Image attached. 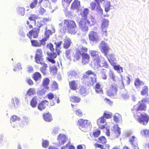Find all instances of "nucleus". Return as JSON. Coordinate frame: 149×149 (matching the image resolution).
<instances>
[{
    "label": "nucleus",
    "instance_id": "f257e3e1",
    "mask_svg": "<svg viewBox=\"0 0 149 149\" xmlns=\"http://www.w3.org/2000/svg\"><path fill=\"white\" fill-rule=\"evenodd\" d=\"M63 24L62 22L59 24L61 27L60 31L62 33H65L67 31L68 32L71 34H75L77 32V25L75 22L73 20L65 19L63 21Z\"/></svg>",
    "mask_w": 149,
    "mask_h": 149
},
{
    "label": "nucleus",
    "instance_id": "f03ea898",
    "mask_svg": "<svg viewBox=\"0 0 149 149\" xmlns=\"http://www.w3.org/2000/svg\"><path fill=\"white\" fill-rule=\"evenodd\" d=\"M89 13L88 9L86 8L80 13L81 18L79 22L78 25L79 28L83 32L88 31V28L87 25H89L90 24V22L87 17V15Z\"/></svg>",
    "mask_w": 149,
    "mask_h": 149
},
{
    "label": "nucleus",
    "instance_id": "7ed1b4c3",
    "mask_svg": "<svg viewBox=\"0 0 149 149\" xmlns=\"http://www.w3.org/2000/svg\"><path fill=\"white\" fill-rule=\"evenodd\" d=\"M92 75L96 76L95 73L91 70H88L85 72L81 78L82 83L88 86H93L96 82L97 78L95 77H89V75Z\"/></svg>",
    "mask_w": 149,
    "mask_h": 149
},
{
    "label": "nucleus",
    "instance_id": "20e7f679",
    "mask_svg": "<svg viewBox=\"0 0 149 149\" xmlns=\"http://www.w3.org/2000/svg\"><path fill=\"white\" fill-rule=\"evenodd\" d=\"M88 49L85 46H82L80 49L77 50L74 56L75 60H78L80 58V56L87 53Z\"/></svg>",
    "mask_w": 149,
    "mask_h": 149
},
{
    "label": "nucleus",
    "instance_id": "39448f33",
    "mask_svg": "<svg viewBox=\"0 0 149 149\" xmlns=\"http://www.w3.org/2000/svg\"><path fill=\"white\" fill-rule=\"evenodd\" d=\"M118 91L116 84L113 83L110 85L109 88L106 92V94L109 97L113 96L117 94Z\"/></svg>",
    "mask_w": 149,
    "mask_h": 149
},
{
    "label": "nucleus",
    "instance_id": "423d86ee",
    "mask_svg": "<svg viewBox=\"0 0 149 149\" xmlns=\"http://www.w3.org/2000/svg\"><path fill=\"white\" fill-rule=\"evenodd\" d=\"M43 51L41 48L37 49L35 56V61L37 63H40V61H43Z\"/></svg>",
    "mask_w": 149,
    "mask_h": 149
},
{
    "label": "nucleus",
    "instance_id": "0eeeda50",
    "mask_svg": "<svg viewBox=\"0 0 149 149\" xmlns=\"http://www.w3.org/2000/svg\"><path fill=\"white\" fill-rule=\"evenodd\" d=\"M40 31L39 28L33 29L27 33V36L30 39H31L32 38H37L38 37Z\"/></svg>",
    "mask_w": 149,
    "mask_h": 149
},
{
    "label": "nucleus",
    "instance_id": "6e6552de",
    "mask_svg": "<svg viewBox=\"0 0 149 149\" xmlns=\"http://www.w3.org/2000/svg\"><path fill=\"white\" fill-rule=\"evenodd\" d=\"M94 64L98 67H103L106 68H108L109 67L107 62L104 58L100 59L96 62V63H95Z\"/></svg>",
    "mask_w": 149,
    "mask_h": 149
},
{
    "label": "nucleus",
    "instance_id": "1a4fd4ad",
    "mask_svg": "<svg viewBox=\"0 0 149 149\" xmlns=\"http://www.w3.org/2000/svg\"><path fill=\"white\" fill-rule=\"evenodd\" d=\"M112 134L114 137H118L121 133L120 128L117 125H115L113 127L112 129Z\"/></svg>",
    "mask_w": 149,
    "mask_h": 149
},
{
    "label": "nucleus",
    "instance_id": "9d476101",
    "mask_svg": "<svg viewBox=\"0 0 149 149\" xmlns=\"http://www.w3.org/2000/svg\"><path fill=\"white\" fill-rule=\"evenodd\" d=\"M100 45L102 52L104 54L105 56H107L108 52L110 49L109 48L104 41L101 42Z\"/></svg>",
    "mask_w": 149,
    "mask_h": 149
},
{
    "label": "nucleus",
    "instance_id": "9b49d317",
    "mask_svg": "<svg viewBox=\"0 0 149 149\" xmlns=\"http://www.w3.org/2000/svg\"><path fill=\"white\" fill-rule=\"evenodd\" d=\"M134 117L136 118L138 121H148L149 120V116L146 113H141L140 115L138 116V117H136L135 115Z\"/></svg>",
    "mask_w": 149,
    "mask_h": 149
},
{
    "label": "nucleus",
    "instance_id": "f8f14e48",
    "mask_svg": "<svg viewBox=\"0 0 149 149\" xmlns=\"http://www.w3.org/2000/svg\"><path fill=\"white\" fill-rule=\"evenodd\" d=\"M57 54L55 52H52L49 53H47L48 57L47 59V60L53 64H54L56 63L54 59L56 58L57 56Z\"/></svg>",
    "mask_w": 149,
    "mask_h": 149
},
{
    "label": "nucleus",
    "instance_id": "ddd939ff",
    "mask_svg": "<svg viewBox=\"0 0 149 149\" xmlns=\"http://www.w3.org/2000/svg\"><path fill=\"white\" fill-rule=\"evenodd\" d=\"M57 140L58 144L61 145H63L66 142L67 139L65 135L60 134L58 136Z\"/></svg>",
    "mask_w": 149,
    "mask_h": 149
},
{
    "label": "nucleus",
    "instance_id": "4468645a",
    "mask_svg": "<svg viewBox=\"0 0 149 149\" xmlns=\"http://www.w3.org/2000/svg\"><path fill=\"white\" fill-rule=\"evenodd\" d=\"M91 56L93 58L94 64L100 59L98 54V52L95 50H92L90 52Z\"/></svg>",
    "mask_w": 149,
    "mask_h": 149
},
{
    "label": "nucleus",
    "instance_id": "2eb2a0df",
    "mask_svg": "<svg viewBox=\"0 0 149 149\" xmlns=\"http://www.w3.org/2000/svg\"><path fill=\"white\" fill-rule=\"evenodd\" d=\"M88 38L90 41L94 42L97 40L98 36L96 32L93 31H91L88 34Z\"/></svg>",
    "mask_w": 149,
    "mask_h": 149
},
{
    "label": "nucleus",
    "instance_id": "dca6fc26",
    "mask_svg": "<svg viewBox=\"0 0 149 149\" xmlns=\"http://www.w3.org/2000/svg\"><path fill=\"white\" fill-rule=\"evenodd\" d=\"M63 47L65 49L68 48L72 43V42L70 38L67 36L65 37L63 40Z\"/></svg>",
    "mask_w": 149,
    "mask_h": 149
},
{
    "label": "nucleus",
    "instance_id": "f3484780",
    "mask_svg": "<svg viewBox=\"0 0 149 149\" xmlns=\"http://www.w3.org/2000/svg\"><path fill=\"white\" fill-rule=\"evenodd\" d=\"M95 92L97 93L103 94V88L102 85L99 82L97 83L94 86Z\"/></svg>",
    "mask_w": 149,
    "mask_h": 149
},
{
    "label": "nucleus",
    "instance_id": "a211bd4d",
    "mask_svg": "<svg viewBox=\"0 0 149 149\" xmlns=\"http://www.w3.org/2000/svg\"><path fill=\"white\" fill-rule=\"evenodd\" d=\"M109 24V21L107 19H104L102 21L101 28L103 33L107 32V28L108 27Z\"/></svg>",
    "mask_w": 149,
    "mask_h": 149
},
{
    "label": "nucleus",
    "instance_id": "6ab92c4d",
    "mask_svg": "<svg viewBox=\"0 0 149 149\" xmlns=\"http://www.w3.org/2000/svg\"><path fill=\"white\" fill-rule=\"evenodd\" d=\"M81 56L82 58L81 63L85 65L89 62L90 57L89 54L86 53Z\"/></svg>",
    "mask_w": 149,
    "mask_h": 149
},
{
    "label": "nucleus",
    "instance_id": "aec40b11",
    "mask_svg": "<svg viewBox=\"0 0 149 149\" xmlns=\"http://www.w3.org/2000/svg\"><path fill=\"white\" fill-rule=\"evenodd\" d=\"M48 103V101L47 100H43L39 103L38 104V109L41 111L45 109Z\"/></svg>",
    "mask_w": 149,
    "mask_h": 149
},
{
    "label": "nucleus",
    "instance_id": "412c9836",
    "mask_svg": "<svg viewBox=\"0 0 149 149\" xmlns=\"http://www.w3.org/2000/svg\"><path fill=\"white\" fill-rule=\"evenodd\" d=\"M112 114L111 113L108 111H104L102 116L101 117L99 120L100 121H104L105 120V118H110L112 117Z\"/></svg>",
    "mask_w": 149,
    "mask_h": 149
},
{
    "label": "nucleus",
    "instance_id": "4be33fe9",
    "mask_svg": "<svg viewBox=\"0 0 149 149\" xmlns=\"http://www.w3.org/2000/svg\"><path fill=\"white\" fill-rule=\"evenodd\" d=\"M80 6V1L78 0H74L71 4V8L72 10L78 9Z\"/></svg>",
    "mask_w": 149,
    "mask_h": 149
},
{
    "label": "nucleus",
    "instance_id": "5701e85b",
    "mask_svg": "<svg viewBox=\"0 0 149 149\" xmlns=\"http://www.w3.org/2000/svg\"><path fill=\"white\" fill-rule=\"evenodd\" d=\"M94 1L97 3V6L96 8V11L98 13H99L100 14L102 15L103 14V10L101 8L100 4V2H102L104 1L105 0H94Z\"/></svg>",
    "mask_w": 149,
    "mask_h": 149
},
{
    "label": "nucleus",
    "instance_id": "b1692460",
    "mask_svg": "<svg viewBox=\"0 0 149 149\" xmlns=\"http://www.w3.org/2000/svg\"><path fill=\"white\" fill-rule=\"evenodd\" d=\"M50 81V79L49 78H45L43 79L42 85L45 89H48L49 88L48 86L49 84Z\"/></svg>",
    "mask_w": 149,
    "mask_h": 149
},
{
    "label": "nucleus",
    "instance_id": "393cba45",
    "mask_svg": "<svg viewBox=\"0 0 149 149\" xmlns=\"http://www.w3.org/2000/svg\"><path fill=\"white\" fill-rule=\"evenodd\" d=\"M69 86L70 88L72 90H76L78 88L77 85L74 80H72L69 82Z\"/></svg>",
    "mask_w": 149,
    "mask_h": 149
},
{
    "label": "nucleus",
    "instance_id": "a878e982",
    "mask_svg": "<svg viewBox=\"0 0 149 149\" xmlns=\"http://www.w3.org/2000/svg\"><path fill=\"white\" fill-rule=\"evenodd\" d=\"M38 63L42 65V66L40 68V70L43 74H46L45 71L47 69V68L48 67L47 64L45 63L43 61H40V63Z\"/></svg>",
    "mask_w": 149,
    "mask_h": 149
},
{
    "label": "nucleus",
    "instance_id": "bb28decb",
    "mask_svg": "<svg viewBox=\"0 0 149 149\" xmlns=\"http://www.w3.org/2000/svg\"><path fill=\"white\" fill-rule=\"evenodd\" d=\"M38 100V99L36 96H34L32 98L30 102V105L32 107L34 108L36 107L37 104Z\"/></svg>",
    "mask_w": 149,
    "mask_h": 149
},
{
    "label": "nucleus",
    "instance_id": "cd10ccee",
    "mask_svg": "<svg viewBox=\"0 0 149 149\" xmlns=\"http://www.w3.org/2000/svg\"><path fill=\"white\" fill-rule=\"evenodd\" d=\"M134 84L136 88H139L140 86L144 85V83L143 81H141L139 79L137 78L135 80Z\"/></svg>",
    "mask_w": 149,
    "mask_h": 149
},
{
    "label": "nucleus",
    "instance_id": "c85d7f7f",
    "mask_svg": "<svg viewBox=\"0 0 149 149\" xmlns=\"http://www.w3.org/2000/svg\"><path fill=\"white\" fill-rule=\"evenodd\" d=\"M138 103L139 104L136 109V111H146V105L143 103H141L140 102H139Z\"/></svg>",
    "mask_w": 149,
    "mask_h": 149
},
{
    "label": "nucleus",
    "instance_id": "c756f323",
    "mask_svg": "<svg viewBox=\"0 0 149 149\" xmlns=\"http://www.w3.org/2000/svg\"><path fill=\"white\" fill-rule=\"evenodd\" d=\"M42 77L41 74L39 72H36L33 74L32 78L36 81L40 80Z\"/></svg>",
    "mask_w": 149,
    "mask_h": 149
},
{
    "label": "nucleus",
    "instance_id": "7c9ffc66",
    "mask_svg": "<svg viewBox=\"0 0 149 149\" xmlns=\"http://www.w3.org/2000/svg\"><path fill=\"white\" fill-rule=\"evenodd\" d=\"M43 116L45 121H51L52 120V115L49 113L43 114Z\"/></svg>",
    "mask_w": 149,
    "mask_h": 149
},
{
    "label": "nucleus",
    "instance_id": "2f4dec72",
    "mask_svg": "<svg viewBox=\"0 0 149 149\" xmlns=\"http://www.w3.org/2000/svg\"><path fill=\"white\" fill-rule=\"evenodd\" d=\"M70 101L72 102L79 103L81 101V98L76 96H71L70 97Z\"/></svg>",
    "mask_w": 149,
    "mask_h": 149
},
{
    "label": "nucleus",
    "instance_id": "473e14b6",
    "mask_svg": "<svg viewBox=\"0 0 149 149\" xmlns=\"http://www.w3.org/2000/svg\"><path fill=\"white\" fill-rule=\"evenodd\" d=\"M49 38V36L47 35L45 37L43 38L41 40L39 41V44L40 47L42 45H45V41L47 40Z\"/></svg>",
    "mask_w": 149,
    "mask_h": 149
},
{
    "label": "nucleus",
    "instance_id": "72a5a7b5",
    "mask_svg": "<svg viewBox=\"0 0 149 149\" xmlns=\"http://www.w3.org/2000/svg\"><path fill=\"white\" fill-rule=\"evenodd\" d=\"M148 88L147 86H144L141 91V94L143 95H148Z\"/></svg>",
    "mask_w": 149,
    "mask_h": 149
},
{
    "label": "nucleus",
    "instance_id": "f704fd0d",
    "mask_svg": "<svg viewBox=\"0 0 149 149\" xmlns=\"http://www.w3.org/2000/svg\"><path fill=\"white\" fill-rule=\"evenodd\" d=\"M62 41H60L58 42V43L56 42H55L54 43V44L56 46L55 50L56 51L57 54V55H60L61 51L60 50L58 49V48L60 47L61 46L62 44Z\"/></svg>",
    "mask_w": 149,
    "mask_h": 149
},
{
    "label": "nucleus",
    "instance_id": "c9c22d12",
    "mask_svg": "<svg viewBox=\"0 0 149 149\" xmlns=\"http://www.w3.org/2000/svg\"><path fill=\"white\" fill-rule=\"evenodd\" d=\"M36 94L35 89L34 88H30L26 92L27 95L31 96Z\"/></svg>",
    "mask_w": 149,
    "mask_h": 149
},
{
    "label": "nucleus",
    "instance_id": "e433bc0d",
    "mask_svg": "<svg viewBox=\"0 0 149 149\" xmlns=\"http://www.w3.org/2000/svg\"><path fill=\"white\" fill-rule=\"evenodd\" d=\"M72 0H62V4L64 7L68 6Z\"/></svg>",
    "mask_w": 149,
    "mask_h": 149
},
{
    "label": "nucleus",
    "instance_id": "4c0bfd02",
    "mask_svg": "<svg viewBox=\"0 0 149 149\" xmlns=\"http://www.w3.org/2000/svg\"><path fill=\"white\" fill-rule=\"evenodd\" d=\"M38 17L34 14H31L28 18V19L30 21H33L35 24H36V19Z\"/></svg>",
    "mask_w": 149,
    "mask_h": 149
},
{
    "label": "nucleus",
    "instance_id": "58836bf2",
    "mask_svg": "<svg viewBox=\"0 0 149 149\" xmlns=\"http://www.w3.org/2000/svg\"><path fill=\"white\" fill-rule=\"evenodd\" d=\"M98 142L102 144H105L107 142V140L105 137L104 136H102L98 138Z\"/></svg>",
    "mask_w": 149,
    "mask_h": 149
},
{
    "label": "nucleus",
    "instance_id": "ea45409f",
    "mask_svg": "<svg viewBox=\"0 0 149 149\" xmlns=\"http://www.w3.org/2000/svg\"><path fill=\"white\" fill-rule=\"evenodd\" d=\"M122 120L121 115L118 113H116L113 116V120L114 121H119Z\"/></svg>",
    "mask_w": 149,
    "mask_h": 149
},
{
    "label": "nucleus",
    "instance_id": "a19ab883",
    "mask_svg": "<svg viewBox=\"0 0 149 149\" xmlns=\"http://www.w3.org/2000/svg\"><path fill=\"white\" fill-rule=\"evenodd\" d=\"M31 42L32 46L36 47H40L39 42L36 40H31Z\"/></svg>",
    "mask_w": 149,
    "mask_h": 149
},
{
    "label": "nucleus",
    "instance_id": "79ce46f5",
    "mask_svg": "<svg viewBox=\"0 0 149 149\" xmlns=\"http://www.w3.org/2000/svg\"><path fill=\"white\" fill-rule=\"evenodd\" d=\"M111 7L110 2H107L105 5L104 10L105 12H107L110 10Z\"/></svg>",
    "mask_w": 149,
    "mask_h": 149
},
{
    "label": "nucleus",
    "instance_id": "37998d69",
    "mask_svg": "<svg viewBox=\"0 0 149 149\" xmlns=\"http://www.w3.org/2000/svg\"><path fill=\"white\" fill-rule=\"evenodd\" d=\"M36 20H37V22L38 23V28L40 29V27L43 25L42 24V19L40 17H38Z\"/></svg>",
    "mask_w": 149,
    "mask_h": 149
},
{
    "label": "nucleus",
    "instance_id": "c03bdc74",
    "mask_svg": "<svg viewBox=\"0 0 149 149\" xmlns=\"http://www.w3.org/2000/svg\"><path fill=\"white\" fill-rule=\"evenodd\" d=\"M115 70H117L119 72H123V68L122 67L120 66V65H115L113 67Z\"/></svg>",
    "mask_w": 149,
    "mask_h": 149
},
{
    "label": "nucleus",
    "instance_id": "a18cd8bd",
    "mask_svg": "<svg viewBox=\"0 0 149 149\" xmlns=\"http://www.w3.org/2000/svg\"><path fill=\"white\" fill-rule=\"evenodd\" d=\"M38 2V0H33V1L30 4V8L33 9L36 5Z\"/></svg>",
    "mask_w": 149,
    "mask_h": 149
},
{
    "label": "nucleus",
    "instance_id": "49530a36",
    "mask_svg": "<svg viewBox=\"0 0 149 149\" xmlns=\"http://www.w3.org/2000/svg\"><path fill=\"white\" fill-rule=\"evenodd\" d=\"M46 46L52 52H54V46L51 43L47 44Z\"/></svg>",
    "mask_w": 149,
    "mask_h": 149
},
{
    "label": "nucleus",
    "instance_id": "de8ad7c7",
    "mask_svg": "<svg viewBox=\"0 0 149 149\" xmlns=\"http://www.w3.org/2000/svg\"><path fill=\"white\" fill-rule=\"evenodd\" d=\"M104 122H98L97 124L99 129H102L105 128V125H104Z\"/></svg>",
    "mask_w": 149,
    "mask_h": 149
},
{
    "label": "nucleus",
    "instance_id": "09e8293b",
    "mask_svg": "<svg viewBox=\"0 0 149 149\" xmlns=\"http://www.w3.org/2000/svg\"><path fill=\"white\" fill-rule=\"evenodd\" d=\"M10 120L12 121H19L20 120V118L17 116L14 115L11 117Z\"/></svg>",
    "mask_w": 149,
    "mask_h": 149
},
{
    "label": "nucleus",
    "instance_id": "8fccbe9b",
    "mask_svg": "<svg viewBox=\"0 0 149 149\" xmlns=\"http://www.w3.org/2000/svg\"><path fill=\"white\" fill-rule=\"evenodd\" d=\"M95 2H94V1H92L90 3V6H91V10H94L97 7H96V4Z\"/></svg>",
    "mask_w": 149,
    "mask_h": 149
},
{
    "label": "nucleus",
    "instance_id": "3c124183",
    "mask_svg": "<svg viewBox=\"0 0 149 149\" xmlns=\"http://www.w3.org/2000/svg\"><path fill=\"white\" fill-rule=\"evenodd\" d=\"M18 12L21 15L23 16L25 14V9L24 8H19L18 9Z\"/></svg>",
    "mask_w": 149,
    "mask_h": 149
},
{
    "label": "nucleus",
    "instance_id": "603ef678",
    "mask_svg": "<svg viewBox=\"0 0 149 149\" xmlns=\"http://www.w3.org/2000/svg\"><path fill=\"white\" fill-rule=\"evenodd\" d=\"M100 133L101 132L100 130H97L93 132V135L94 137L97 138L100 135Z\"/></svg>",
    "mask_w": 149,
    "mask_h": 149
},
{
    "label": "nucleus",
    "instance_id": "864d4df0",
    "mask_svg": "<svg viewBox=\"0 0 149 149\" xmlns=\"http://www.w3.org/2000/svg\"><path fill=\"white\" fill-rule=\"evenodd\" d=\"M12 100L13 102V104H14V107L17 106L18 105L19 103V100L17 98H13L12 99Z\"/></svg>",
    "mask_w": 149,
    "mask_h": 149
},
{
    "label": "nucleus",
    "instance_id": "5fc2aeb1",
    "mask_svg": "<svg viewBox=\"0 0 149 149\" xmlns=\"http://www.w3.org/2000/svg\"><path fill=\"white\" fill-rule=\"evenodd\" d=\"M79 92L81 95H82L86 93V88L83 86H81L79 90Z\"/></svg>",
    "mask_w": 149,
    "mask_h": 149
},
{
    "label": "nucleus",
    "instance_id": "6e6d98bb",
    "mask_svg": "<svg viewBox=\"0 0 149 149\" xmlns=\"http://www.w3.org/2000/svg\"><path fill=\"white\" fill-rule=\"evenodd\" d=\"M71 54V49H68L66 50L65 52V55L66 57L69 59L70 58V55Z\"/></svg>",
    "mask_w": 149,
    "mask_h": 149
},
{
    "label": "nucleus",
    "instance_id": "4d7b16f0",
    "mask_svg": "<svg viewBox=\"0 0 149 149\" xmlns=\"http://www.w3.org/2000/svg\"><path fill=\"white\" fill-rule=\"evenodd\" d=\"M85 122H79L78 123L79 125L81 127H87L88 125L87 123H85Z\"/></svg>",
    "mask_w": 149,
    "mask_h": 149
},
{
    "label": "nucleus",
    "instance_id": "13d9d810",
    "mask_svg": "<svg viewBox=\"0 0 149 149\" xmlns=\"http://www.w3.org/2000/svg\"><path fill=\"white\" fill-rule=\"evenodd\" d=\"M46 97L49 100H52L54 98V95L53 93H49L46 95Z\"/></svg>",
    "mask_w": 149,
    "mask_h": 149
},
{
    "label": "nucleus",
    "instance_id": "bf43d9fd",
    "mask_svg": "<svg viewBox=\"0 0 149 149\" xmlns=\"http://www.w3.org/2000/svg\"><path fill=\"white\" fill-rule=\"evenodd\" d=\"M26 81L27 83L30 86H32L34 84L33 80L30 78H27Z\"/></svg>",
    "mask_w": 149,
    "mask_h": 149
},
{
    "label": "nucleus",
    "instance_id": "052dcab7",
    "mask_svg": "<svg viewBox=\"0 0 149 149\" xmlns=\"http://www.w3.org/2000/svg\"><path fill=\"white\" fill-rule=\"evenodd\" d=\"M49 145L48 141L45 140L43 141L42 143V145L43 148H46L48 147Z\"/></svg>",
    "mask_w": 149,
    "mask_h": 149
},
{
    "label": "nucleus",
    "instance_id": "680f3d73",
    "mask_svg": "<svg viewBox=\"0 0 149 149\" xmlns=\"http://www.w3.org/2000/svg\"><path fill=\"white\" fill-rule=\"evenodd\" d=\"M76 115L79 116H82V113L81 111L79 109H77L75 111Z\"/></svg>",
    "mask_w": 149,
    "mask_h": 149
},
{
    "label": "nucleus",
    "instance_id": "e2e57ef3",
    "mask_svg": "<svg viewBox=\"0 0 149 149\" xmlns=\"http://www.w3.org/2000/svg\"><path fill=\"white\" fill-rule=\"evenodd\" d=\"M52 87L54 90L58 88V85L57 83L54 81L53 82L52 85Z\"/></svg>",
    "mask_w": 149,
    "mask_h": 149
},
{
    "label": "nucleus",
    "instance_id": "0e129e2a",
    "mask_svg": "<svg viewBox=\"0 0 149 149\" xmlns=\"http://www.w3.org/2000/svg\"><path fill=\"white\" fill-rule=\"evenodd\" d=\"M27 69V72L29 73L32 72L33 70V67L32 66L30 65H29Z\"/></svg>",
    "mask_w": 149,
    "mask_h": 149
},
{
    "label": "nucleus",
    "instance_id": "69168bd1",
    "mask_svg": "<svg viewBox=\"0 0 149 149\" xmlns=\"http://www.w3.org/2000/svg\"><path fill=\"white\" fill-rule=\"evenodd\" d=\"M94 146L96 148H98L101 149H104V146L102 144L96 143L95 144Z\"/></svg>",
    "mask_w": 149,
    "mask_h": 149
},
{
    "label": "nucleus",
    "instance_id": "338daca9",
    "mask_svg": "<svg viewBox=\"0 0 149 149\" xmlns=\"http://www.w3.org/2000/svg\"><path fill=\"white\" fill-rule=\"evenodd\" d=\"M26 24L28 28L29 29H33V26L30 24V22L29 20H27L26 22Z\"/></svg>",
    "mask_w": 149,
    "mask_h": 149
},
{
    "label": "nucleus",
    "instance_id": "774afa93",
    "mask_svg": "<svg viewBox=\"0 0 149 149\" xmlns=\"http://www.w3.org/2000/svg\"><path fill=\"white\" fill-rule=\"evenodd\" d=\"M104 100L107 103L110 105H111L113 103V102L107 98H105Z\"/></svg>",
    "mask_w": 149,
    "mask_h": 149
}]
</instances>
